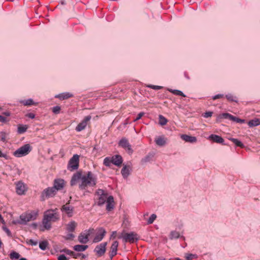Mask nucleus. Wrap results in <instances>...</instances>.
<instances>
[{
  "label": "nucleus",
  "mask_w": 260,
  "mask_h": 260,
  "mask_svg": "<svg viewBox=\"0 0 260 260\" xmlns=\"http://www.w3.org/2000/svg\"><path fill=\"white\" fill-rule=\"evenodd\" d=\"M232 115H231V114H230L229 113H222L221 114H220L218 116L217 120L218 119H222V118H224V119H229L230 120H231Z\"/></svg>",
  "instance_id": "obj_34"
},
{
  "label": "nucleus",
  "mask_w": 260,
  "mask_h": 260,
  "mask_svg": "<svg viewBox=\"0 0 260 260\" xmlns=\"http://www.w3.org/2000/svg\"><path fill=\"white\" fill-rule=\"evenodd\" d=\"M16 192L18 195H24L27 190V187L22 181H19L15 183Z\"/></svg>",
  "instance_id": "obj_10"
},
{
  "label": "nucleus",
  "mask_w": 260,
  "mask_h": 260,
  "mask_svg": "<svg viewBox=\"0 0 260 260\" xmlns=\"http://www.w3.org/2000/svg\"><path fill=\"white\" fill-rule=\"evenodd\" d=\"M148 156L146 157L143 159V160H144L145 162H146V161L148 160Z\"/></svg>",
  "instance_id": "obj_60"
},
{
  "label": "nucleus",
  "mask_w": 260,
  "mask_h": 260,
  "mask_svg": "<svg viewBox=\"0 0 260 260\" xmlns=\"http://www.w3.org/2000/svg\"><path fill=\"white\" fill-rule=\"evenodd\" d=\"M118 146L123 148L129 154H132L133 152V150L128 140L125 138H122L119 141Z\"/></svg>",
  "instance_id": "obj_9"
},
{
  "label": "nucleus",
  "mask_w": 260,
  "mask_h": 260,
  "mask_svg": "<svg viewBox=\"0 0 260 260\" xmlns=\"http://www.w3.org/2000/svg\"><path fill=\"white\" fill-rule=\"evenodd\" d=\"M144 115V112H140L139 113L137 117L136 118V119L134 120V121H136L139 119H140L141 118V117Z\"/></svg>",
  "instance_id": "obj_49"
},
{
  "label": "nucleus",
  "mask_w": 260,
  "mask_h": 260,
  "mask_svg": "<svg viewBox=\"0 0 260 260\" xmlns=\"http://www.w3.org/2000/svg\"><path fill=\"white\" fill-rule=\"evenodd\" d=\"M196 255L192 254H189L186 256V258L187 260H192L193 258H196Z\"/></svg>",
  "instance_id": "obj_47"
},
{
  "label": "nucleus",
  "mask_w": 260,
  "mask_h": 260,
  "mask_svg": "<svg viewBox=\"0 0 260 260\" xmlns=\"http://www.w3.org/2000/svg\"><path fill=\"white\" fill-rule=\"evenodd\" d=\"M131 170V167L130 166L125 165L123 166L121 171V174L123 178H126L129 176Z\"/></svg>",
  "instance_id": "obj_22"
},
{
  "label": "nucleus",
  "mask_w": 260,
  "mask_h": 260,
  "mask_svg": "<svg viewBox=\"0 0 260 260\" xmlns=\"http://www.w3.org/2000/svg\"><path fill=\"white\" fill-rule=\"evenodd\" d=\"M179 237H180V234H179V232L175 231H172L171 232L170 236V238L171 239H177V238H178Z\"/></svg>",
  "instance_id": "obj_37"
},
{
  "label": "nucleus",
  "mask_w": 260,
  "mask_h": 260,
  "mask_svg": "<svg viewBox=\"0 0 260 260\" xmlns=\"http://www.w3.org/2000/svg\"><path fill=\"white\" fill-rule=\"evenodd\" d=\"M31 150V147L29 144H26L20 147L13 152V155L16 157H21L27 155Z\"/></svg>",
  "instance_id": "obj_5"
},
{
  "label": "nucleus",
  "mask_w": 260,
  "mask_h": 260,
  "mask_svg": "<svg viewBox=\"0 0 260 260\" xmlns=\"http://www.w3.org/2000/svg\"><path fill=\"white\" fill-rule=\"evenodd\" d=\"M19 260H27V259L24 257H21L19 259Z\"/></svg>",
  "instance_id": "obj_61"
},
{
  "label": "nucleus",
  "mask_w": 260,
  "mask_h": 260,
  "mask_svg": "<svg viewBox=\"0 0 260 260\" xmlns=\"http://www.w3.org/2000/svg\"><path fill=\"white\" fill-rule=\"evenodd\" d=\"M91 118V116L90 115H88L85 116L84 119L77 125L75 128V130L80 132L83 130H84L87 124L89 123V121Z\"/></svg>",
  "instance_id": "obj_11"
},
{
  "label": "nucleus",
  "mask_w": 260,
  "mask_h": 260,
  "mask_svg": "<svg viewBox=\"0 0 260 260\" xmlns=\"http://www.w3.org/2000/svg\"><path fill=\"white\" fill-rule=\"evenodd\" d=\"M156 144L158 146H163L165 144L166 141L164 138L159 137L155 140Z\"/></svg>",
  "instance_id": "obj_31"
},
{
  "label": "nucleus",
  "mask_w": 260,
  "mask_h": 260,
  "mask_svg": "<svg viewBox=\"0 0 260 260\" xmlns=\"http://www.w3.org/2000/svg\"><path fill=\"white\" fill-rule=\"evenodd\" d=\"M65 186V181L63 179L58 178L54 180L53 186H52L57 192L58 190L62 189Z\"/></svg>",
  "instance_id": "obj_13"
},
{
  "label": "nucleus",
  "mask_w": 260,
  "mask_h": 260,
  "mask_svg": "<svg viewBox=\"0 0 260 260\" xmlns=\"http://www.w3.org/2000/svg\"><path fill=\"white\" fill-rule=\"evenodd\" d=\"M26 116L31 119H34L35 117V115L32 113H29L26 115Z\"/></svg>",
  "instance_id": "obj_53"
},
{
  "label": "nucleus",
  "mask_w": 260,
  "mask_h": 260,
  "mask_svg": "<svg viewBox=\"0 0 260 260\" xmlns=\"http://www.w3.org/2000/svg\"><path fill=\"white\" fill-rule=\"evenodd\" d=\"M95 194L98 196V198L95 202V204L99 206L103 205L108 198L107 192L102 189H98L96 191Z\"/></svg>",
  "instance_id": "obj_4"
},
{
  "label": "nucleus",
  "mask_w": 260,
  "mask_h": 260,
  "mask_svg": "<svg viewBox=\"0 0 260 260\" xmlns=\"http://www.w3.org/2000/svg\"><path fill=\"white\" fill-rule=\"evenodd\" d=\"M116 234H117V232L116 231H113L112 233V234H111V238H115L116 236Z\"/></svg>",
  "instance_id": "obj_55"
},
{
  "label": "nucleus",
  "mask_w": 260,
  "mask_h": 260,
  "mask_svg": "<svg viewBox=\"0 0 260 260\" xmlns=\"http://www.w3.org/2000/svg\"><path fill=\"white\" fill-rule=\"evenodd\" d=\"M227 100L230 102H235L236 103L238 102L237 98L236 96H234L231 93H229L225 95Z\"/></svg>",
  "instance_id": "obj_32"
},
{
  "label": "nucleus",
  "mask_w": 260,
  "mask_h": 260,
  "mask_svg": "<svg viewBox=\"0 0 260 260\" xmlns=\"http://www.w3.org/2000/svg\"><path fill=\"white\" fill-rule=\"evenodd\" d=\"M119 245V243L117 241H115L112 244L110 247V250L109 252V256L111 259L115 256L117 253V248Z\"/></svg>",
  "instance_id": "obj_15"
},
{
  "label": "nucleus",
  "mask_w": 260,
  "mask_h": 260,
  "mask_svg": "<svg viewBox=\"0 0 260 260\" xmlns=\"http://www.w3.org/2000/svg\"><path fill=\"white\" fill-rule=\"evenodd\" d=\"M28 126L27 125L20 124L18 126L17 133L19 134L24 133L27 129Z\"/></svg>",
  "instance_id": "obj_27"
},
{
  "label": "nucleus",
  "mask_w": 260,
  "mask_h": 260,
  "mask_svg": "<svg viewBox=\"0 0 260 260\" xmlns=\"http://www.w3.org/2000/svg\"><path fill=\"white\" fill-rule=\"evenodd\" d=\"M107 242H103L98 245L94 248V251L98 257H101L104 255L106 251Z\"/></svg>",
  "instance_id": "obj_12"
},
{
  "label": "nucleus",
  "mask_w": 260,
  "mask_h": 260,
  "mask_svg": "<svg viewBox=\"0 0 260 260\" xmlns=\"http://www.w3.org/2000/svg\"><path fill=\"white\" fill-rule=\"evenodd\" d=\"M38 214V210L26 212L20 216L19 223L21 224H26L28 221L36 219Z\"/></svg>",
  "instance_id": "obj_3"
},
{
  "label": "nucleus",
  "mask_w": 260,
  "mask_h": 260,
  "mask_svg": "<svg viewBox=\"0 0 260 260\" xmlns=\"http://www.w3.org/2000/svg\"><path fill=\"white\" fill-rule=\"evenodd\" d=\"M2 114L5 116L9 117V116H11V113L9 111H5V112H3Z\"/></svg>",
  "instance_id": "obj_54"
},
{
  "label": "nucleus",
  "mask_w": 260,
  "mask_h": 260,
  "mask_svg": "<svg viewBox=\"0 0 260 260\" xmlns=\"http://www.w3.org/2000/svg\"><path fill=\"white\" fill-rule=\"evenodd\" d=\"M64 252L68 255H71V254H72L73 252L72 251L70 250H69V249H67V250H64Z\"/></svg>",
  "instance_id": "obj_56"
},
{
  "label": "nucleus",
  "mask_w": 260,
  "mask_h": 260,
  "mask_svg": "<svg viewBox=\"0 0 260 260\" xmlns=\"http://www.w3.org/2000/svg\"><path fill=\"white\" fill-rule=\"evenodd\" d=\"M5 231L7 233V234L9 235V236H10L11 235V232L10 231V230L7 228H6L5 229Z\"/></svg>",
  "instance_id": "obj_58"
},
{
  "label": "nucleus",
  "mask_w": 260,
  "mask_h": 260,
  "mask_svg": "<svg viewBox=\"0 0 260 260\" xmlns=\"http://www.w3.org/2000/svg\"><path fill=\"white\" fill-rule=\"evenodd\" d=\"M168 120L162 115H159V124L161 125H165L167 123Z\"/></svg>",
  "instance_id": "obj_33"
},
{
  "label": "nucleus",
  "mask_w": 260,
  "mask_h": 260,
  "mask_svg": "<svg viewBox=\"0 0 260 260\" xmlns=\"http://www.w3.org/2000/svg\"><path fill=\"white\" fill-rule=\"evenodd\" d=\"M250 127L256 126L260 124V119L255 118L250 120L248 123Z\"/></svg>",
  "instance_id": "obj_28"
},
{
  "label": "nucleus",
  "mask_w": 260,
  "mask_h": 260,
  "mask_svg": "<svg viewBox=\"0 0 260 260\" xmlns=\"http://www.w3.org/2000/svg\"><path fill=\"white\" fill-rule=\"evenodd\" d=\"M94 230L93 228H90L87 230L81 233L78 236V241L82 244H86L89 241V237L94 234Z\"/></svg>",
  "instance_id": "obj_6"
},
{
  "label": "nucleus",
  "mask_w": 260,
  "mask_h": 260,
  "mask_svg": "<svg viewBox=\"0 0 260 260\" xmlns=\"http://www.w3.org/2000/svg\"><path fill=\"white\" fill-rule=\"evenodd\" d=\"M60 219L58 209H48L44 212L42 223L44 230H49L51 228L52 223L58 221Z\"/></svg>",
  "instance_id": "obj_2"
},
{
  "label": "nucleus",
  "mask_w": 260,
  "mask_h": 260,
  "mask_svg": "<svg viewBox=\"0 0 260 260\" xmlns=\"http://www.w3.org/2000/svg\"><path fill=\"white\" fill-rule=\"evenodd\" d=\"M88 248V245H76L73 247V249L74 250L78 252H82L86 250Z\"/></svg>",
  "instance_id": "obj_26"
},
{
  "label": "nucleus",
  "mask_w": 260,
  "mask_h": 260,
  "mask_svg": "<svg viewBox=\"0 0 260 260\" xmlns=\"http://www.w3.org/2000/svg\"><path fill=\"white\" fill-rule=\"evenodd\" d=\"M60 107L58 106L53 107L52 108V112L55 114H58L60 111Z\"/></svg>",
  "instance_id": "obj_42"
},
{
  "label": "nucleus",
  "mask_w": 260,
  "mask_h": 260,
  "mask_svg": "<svg viewBox=\"0 0 260 260\" xmlns=\"http://www.w3.org/2000/svg\"><path fill=\"white\" fill-rule=\"evenodd\" d=\"M48 245V243L46 241H43L39 243V247L41 250H45L47 246Z\"/></svg>",
  "instance_id": "obj_38"
},
{
  "label": "nucleus",
  "mask_w": 260,
  "mask_h": 260,
  "mask_svg": "<svg viewBox=\"0 0 260 260\" xmlns=\"http://www.w3.org/2000/svg\"><path fill=\"white\" fill-rule=\"evenodd\" d=\"M58 260H68V258L64 254H61L58 257Z\"/></svg>",
  "instance_id": "obj_50"
},
{
  "label": "nucleus",
  "mask_w": 260,
  "mask_h": 260,
  "mask_svg": "<svg viewBox=\"0 0 260 260\" xmlns=\"http://www.w3.org/2000/svg\"><path fill=\"white\" fill-rule=\"evenodd\" d=\"M77 225V223L75 221H71L67 225V231L69 233L74 232Z\"/></svg>",
  "instance_id": "obj_23"
},
{
  "label": "nucleus",
  "mask_w": 260,
  "mask_h": 260,
  "mask_svg": "<svg viewBox=\"0 0 260 260\" xmlns=\"http://www.w3.org/2000/svg\"><path fill=\"white\" fill-rule=\"evenodd\" d=\"M208 139L216 143L222 144L224 145H226L224 143V139L218 135L212 134L209 136Z\"/></svg>",
  "instance_id": "obj_16"
},
{
  "label": "nucleus",
  "mask_w": 260,
  "mask_h": 260,
  "mask_svg": "<svg viewBox=\"0 0 260 260\" xmlns=\"http://www.w3.org/2000/svg\"><path fill=\"white\" fill-rule=\"evenodd\" d=\"M188 79H189V77H188V76H186Z\"/></svg>",
  "instance_id": "obj_63"
},
{
  "label": "nucleus",
  "mask_w": 260,
  "mask_h": 260,
  "mask_svg": "<svg viewBox=\"0 0 260 260\" xmlns=\"http://www.w3.org/2000/svg\"><path fill=\"white\" fill-rule=\"evenodd\" d=\"M81 254L76 253L73 251L71 256H72L74 258H77Z\"/></svg>",
  "instance_id": "obj_51"
},
{
  "label": "nucleus",
  "mask_w": 260,
  "mask_h": 260,
  "mask_svg": "<svg viewBox=\"0 0 260 260\" xmlns=\"http://www.w3.org/2000/svg\"><path fill=\"white\" fill-rule=\"evenodd\" d=\"M57 191L53 187H47L42 192L40 196L41 200L44 201L47 199L54 197Z\"/></svg>",
  "instance_id": "obj_8"
},
{
  "label": "nucleus",
  "mask_w": 260,
  "mask_h": 260,
  "mask_svg": "<svg viewBox=\"0 0 260 260\" xmlns=\"http://www.w3.org/2000/svg\"><path fill=\"white\" fill-rule=\"evenodd\" d=\"M112 162L113 165L120 167L123 162V158L120 155L116 154L111 157Z\"/></svg>",
  "instance_id": "obj_17"
},
{
  "label": "nucleus",
  "mask_w": 260,
  "mask_h": 260,
  "mask_svg": "<svg viewBox=\"0 0 260 260\" xmlns=\"http://www.w3.org/2000/svg\"><path fill=\"white\" fill-rule=\"evenodd\" d=\"M156 218V215L155 214H152L147 220V223L148 224H151L153 222L154 220Z\"/></svg>",
  "instance_id": "obj_41"
},
{
  "label": "nucleus",
  "mask_w": 260,
  "mask_h": 260,
  "mask_svg": "<svg viewBox=\"0 0 260 260\" xmlns=\"http://www.w3.org/2000/svg\"><path fill=\"white\" fill-rule=\"evenodd\" d=\"M148 87H150L152 89H155V90H158L162 88V86H157V85H150L148 86Z\"/></svg>",
  "instance_id": "obj_45"
},
{
  "label": "nucleus",
  "mask_w": 260,
  "mask_h": 260,
  "mask_svg": "<svg viewBox=\"0 0 260 260\" xmlns=\"http://www.w3.org/2000/svg\"><path fill=\"white\" fill-rule=\"evenodd\" d=\"M79 167V155L76 154L73 155L68 162L67 169L70 171H73L78 169Z\"/></svg>",
  "instance_id": "obj_7"
},
{
  "label": "nucleus",
  "mask_w": 260,
  "mask_h": 260,
  "mask_svg": "<svg viewBox=\"0 0 260 260\" xmlns=\"http://www.w3.org/2000/svg\"><path fill=\"white\" fill-rule=\"evenodd\" d=\"M61 210L64 212L69 217H72L73 213V207L68 204L64 205L62 206Z\"/></svg>",
  "instance_id": "obj_19"
},
{
  "label": "nucleus",
  "mask_w": 260,
  "mask_h": 260,
  "mask_svg": "<svg viewBox=\"0 0 260 260\" xmlns=\"http://www.w3.org/2000/svg\"><path fill=\"white\" fill-rule=\"evenodd\" d=\"M223 96H224V95L222 94H216V95L213 96L212 97V99L213 100H215L218 99L222 98H223Z\"/></svg>",
  "instance_id": "obj_48"
},
{
  "label": "nucleus",
  "mask_w": 260,
  "mask_h": 260,
  "mask_svg": "<svg viewBox=\"0 0 260 260\" xmlns=\"http://www.w3.org/2000/svg\"><path fill=\"white\" fill-rule=\"evenodd\" d=\"M0 222L2 223H4L5 222V220L1 214H0Z\"/></svg>",
  "instance_id": "obj_57"
},
{
  "label": "nucleus",
  "mask_w": 260,
  "mask_h": 260,
  "mask_svg": "<svg viewBox=\"0 0 260 260\" xmlns=\"http://www.w3.org/2000/svg\"><path fill=\"white\" fill-rule=\"evenodd\" d=\"M7 134L5 132H0V141L6 142Z\"/></svg>",
  "instance_id": "obj_40"
},
{
  "label": "nucleus",
  "mask_w": 260,
  "mask_h": 260,
  "mask_svg": "<svg viewBox=\"0 0 260 260\" xmlns=\"http://www.w3.org/2000/svg\"><path fill=\"white\" fill-rule=\"evenodd\" d=\"M136 234H135L134 233H126L123 237V239L125 242H129L130 243H134L135 240L137 239L136 238Z\"/></svg>",
  "instance_id": "obj_18"
},
{
  "label": "nucleus",
  "mask_w": 260,
  "mask_h": 260,
  "mask_svg": "<svg viewBox=\"0 0 260 260\" xmlns=\"http://www.w3.org/2000/svg\"><path fill=\"white\" fill-rule=\"evenodd\" d=\"M106 203V210L108 211H111L114 207V201L113 196H110L108 197Z\"/></svg>",
  "instance_id": "obj_20"
},
{
  "label": "nucleus",
  "mask_w": 260,
  "mask_h": 260,
  "mask_svg": "<svg viewBox=\"0 0 260 260\" xmlns=\"http://www.w3.org/2000/svg\"><path fill=\"white\" fill-rule=\"evenodd\" d=\"M168 90L173 94L185 97L186 95L180 90L177 89H169Z\"/></svg>",
  "instance_id": "obj_30"
},
{
  "label": "nucleus",
  "mask_w": 260,
  "mask_h": 260,
  "mask_svg": "<svg viewBox=\"0 0 260 260\" xmlns=\"http://www.w3.org/2000/svg\"><path fill=\"white\" fill-rule=\"evenodd\" d=\"M9 120H10L9 119H7L3 115H0V122H1L5 123L9 122Z\"/></svg>",
  "instance_id": "obj_44"
},
{
  "label": "nucleus",
  "mask_w": 260,
  "mask_h": 260,
  "mask_svg": "<svg viewBox=\"0 0 260 260\" xmlns=\"http://www.w3.org/2000/svg\"><path fill=\"white\" fill-rule=\"evenodd\" d=\"M112 162L111 157H106L104 159L103 164L106 167H110Z\"/></svg>",
  "instance_id": "obj_35"
},
{
  "label": "nucleus",
  "mask_w": 260,
  "mask_h": 260,
  "mask_svg": "<svg viewBox=\"0 0 260 260\" xmlns=\"http://www.w3.org/2000/svg\"><path fill=\"white\" fill-rule=\"evenodd\" d=\"M28 243L31 245H37L38 244L37 241H34L32 239L29 240Z\"/></svg>",
  "instance_id": "obj_52"
},
{
  "label": "nucleus",
  "mask_w": 260,
  "mask_h": 260,
  "mask_svg": "<svg viewBox=\"0 0 260 260\" xmlns=\"http://www.w3.org/2000/svg\"><path fill=\"white\" fill-rule=\"evenodd\" d=\"M11 259H18L20 257V254L14 251L11 252L9 255Z\"/></svg>",
  "instance_id": "obj_36"
},
{
  "label": "nucleus",
  "mask_w": 260,
  "mask_h": 260,
  "mask_svg": "<svg viewBox=\"0 0 260 260\" xmlns=\"http://www.w3.org/2000/svg\"><path fill=\"white\" fill-rule=\"evenodd\" d=\"M6 156V154H3L2 151L0 150V157H5Z\"/></svg>",
  "instance_id": "obj_59"
},
{
  "label": "nucleus",
  "mask_w": 260,
  "mask_h": 260,
  "mask_svg": "<svg viewBox=\"0 0 260 260\" xmlns=\"http://www.w3.org/2000/svg\"><path fill=\"white\" fill-rule=\"evenodd\" d=\"M157 260H166V259L165 258H164V259L157 258Z\"/></svg>",
  "instance_id": "obj_62"
},
{
  "label": "nucleus",
  "mask_w": 260,
  "mask_h": 260,
  "mask_svg": "<svg viewBox=\"0 0 260 260\" xmlns=\"http://www.w3.org/2000/svg\"><path fill=\"white\" fill-rule=\"evenodd\" d=\"M231 120H232L233 121H235L237 123H244L245 120L244 119H240L237 117H235V116H234L233 115H232V117H231Z\"/></svg>",
  "instance_id": "obj_39"
},
{
  "label": "nucleus",
  "mask_w": 260,
  "mask_h": 260,
  "mask_svg": "<svg viewBox=\"0 0 260 260\" xmlns=\"http://www.w3.org/2000/svg\"><path fill=\"white\" fill-rule=\"evenodd\" d=\"M79 183V188L81 190H85L88 186L93 187L97 182V178L91 172L88 171L86 175H82L81 171H78L72 177L70 185L73 186Z\"/></svg>",
  "instance_id": "obj_1"
},
{
  "label": "nucleus",
  "mask_w": 260,
  "mask_h": 260,
  "mask_svg": "<svg viewBox=\"0 0 260 260\" xmlns=\"http://www.w3.org/2000/svg\"><path fill=\"white\" fill-rule=\"evenodd\" d=\"M73 95L70 92H64L56 95L55 97L61 100H64L72 98Z\"/></svg>",
  "instance_id": "obj_24"
},
{
  "label": "nucleus",
  "mask_w": 260,
  "mask_h": 260,
  "mask_svg": "<svg viewBox=\"0 0 260 260\" xmlns=\"http://www.w3.org/2000/svg\"><path fill=\"white\" fill-rule=\"evenodd\" d=\"M229 140L233 142L235 145L240 148H243L244 147V144L239 140L235 138H230Z\"/></svg>",
  "instance_id": "obj_29"
},
{
  "label": "nucleus",
  "mask_w": 260,
  "mask_h": 260,
  "mask_svg": "<svg viewBox=\"0 0 260 260\" xmlns=\"http://www.w3.org/2000/svg\"><path fill=\"white\" fill-rule=\"evenodd\" d=\"M181 138L186 142L195 143L197 141V138L194 136H190L187 135L183 134L181 136Z\"/></svg>",
  "instance_id": "obj_21"
},
{
  "label": "nucleus",
  "mask_w": 260,
  "mask_h": 260,
  "mask_svg": "<svg viewBox=\"0 0 260 260\" xmlns=\"http://www.w3.org/2000/svg\"><path fill=\"white\" fill-rule=\"evenodd\" d=\"M106 233V232L104 228H99L98 229V233L94 238L93 240V242L98 243L102 241L104 237H105Z\"/></svg>",
  "instance_id": "obj_14"
},
{
  "label": "nucleus",
  "mask_w": 260,
  "mask_h": 260,
  "mask_svg": "<svg viewBox=\"0 0 260 260\" xmlns=\"http://www.w3.org/2000/svg\"><path fill=\"white\" fill-rule=\"evenodd\" d=\"M75 237V235L72 233H69L64 237V239L67 240H73Z\"/></svg>",
  "instance_id": "obj_43"
},
{
  "label": "nucleus",
  "mask_w": 260,
  "mask_h": 260,
  "mask_svg": "<svg viewBox=\"0 0 260 260\" xmlns=\"http://www.w3.org/2000/svg\"><path fill=\"white\" fill-rule=\"evenodd\" d=\"M212 114H213L212 112L208 111V112H206L204 113L203 116L205 118H208V117H211L212 116Z\"/></svg>",
  "instance_id": "obj_46"
},
{
  "label": "nucleus",
  "mask_w": 260,
  "mask_h": 260,
  "mask_svg": "<svg viewBox=\"0 0 260 260\" xmlns=\"http://www.w3.org/2000/svg\"><path fill=\"white\" fill-rule=\"evenodd\" d=\"M20 103L22 104L24 106H32V105H37V103H35L32 99H29L27 100H21L20 101Z\"/></svg>",
  "instance_id": "obj_25"
}]
</instances>
